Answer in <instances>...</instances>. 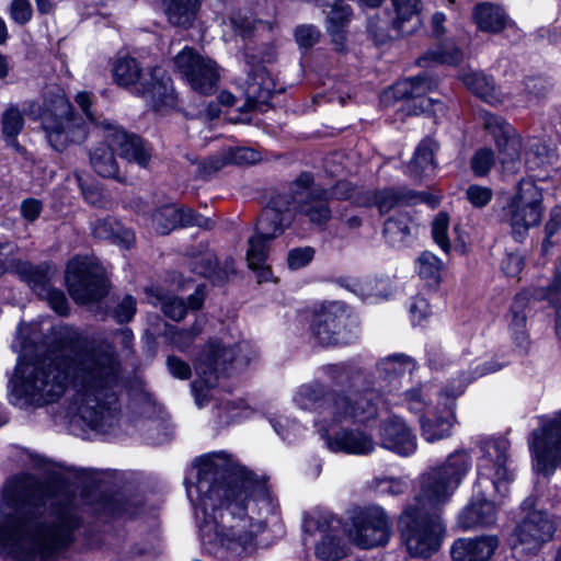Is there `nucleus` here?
Here are the masks:
<instances>
[{
  "mask_svg": "<svg viewBox=\"0 0 561 561\" xmlns=\"http://www.w3.org/2000/svg\"><path fill=\"white\" fill-rule=\"evenodd\" d=\"M124 379L115 346L100 341L81 347L71 357L49 356L19 365L11 380V401L22 409L43 407L57 402L71 385L69 414L91 430L107 433L119 421L118 397Z\"/></svg>",
  "mask_w": 561,
  "mask_h": 561,
  "instance_id": "1",
  "label": "nucleus"
},
{
  "mask_svg": "<svg viewBox=\"0 0 561 561\" xmlns=\"http://www.w3.org/2000/svg\"><path fill=\"white\" fill-rule=\"evenodd\" d=\"M197 510L203 549L222 561H242L256 548L266 518L277 511L264 477L236 463L225 451L199 457Z\"/></svg>",
  "mask_w": 561,
  "mask_h": 561,
  "instance_id": "2",
  "label": "nucleus"
},
{
  "mask_svg": "<svg viewBox=\"0 0 561 561\" xmlns=\"http://www.w3.org/2000/svg\"><path fill=\"white\" fill-rule=\"evenodd\" d=\"M82 525L72 499L26 492L8 480L0 503V556L15 561H53L75 541Z\"/></svg>",
  "mask_w": 561,
  "mask_h": 561,
  "instance_id": "3",
  "label": "nucleus"
},
{
  "mask_svg": "<svg viewBox=\"0 0 561 561\" xmlns=\"http://www.w3.org/2000/svg\"><path fill=\"white\" fill-rule=\"evenodd\" d=\"M41 119L49 145L56 151H62L69 144L81 142L87 137L85 125L75 116L72 106L58 88H46L43 104L37 101L25 103L23 111L18 104H9L1 114L0 126L8 146L19 150L16 140L24 127V117Z\"/></svg>",
  "mask_w": 561,
  "mask_h": 561,
  "instance_id": "4",
  "label": "nucleus"
},
{
  "mask_svg": "<svg viewBox=\"0 0 561 561\" xmlns=\"http://www.w3.org/2000/svg\"><path fill=\"white\" fill-rule=\"evenodd\" d=\"M378 399L379 394L374 390H353L325 398V389L319 382L300 386L294 396L299 409L318 413L319 428L327 422L366 424L377 416Z\"/></svg>",
  "mask_w": 561,
  "mask_h": 561,
  "instance_id": "5",
  "label": "nucleus"
},
{
  "mask_svg": "<svg viewBox=\"0 0 561 561\" xmlns=\"http://www.w3.org/2000/svg\"><path fill=\"white\" fill-rule=\"evenodd\" d=\"M230 347L221 342L210 340L197 357L195 369L197 378L192 382V392L198 408L215 398L214 391L221 379L231 371L245 367L254 352L248 342H240Z\"/></svg>",
  "mask_w": 561,
  "mask_h": 561,
  "instance_id": "6",
  "label": "nucleus"
},
{
  "mask_svg": "<svg viewBox=\"0 0 561 561\" xmlns=\"http://www.w3.org/2000/svg\"><path fill=\"white\" fill-rule=\"evenodd\" d=\"M113 78L118 85L144 98L156 111L176 104L172 80L161 67L142 70L135 58L122 57L114 64Z\"/></svg>",
  "mask_w": 561,
  "mask_h": 561,
  "instance_id": "7",
  "label": "nucleus"
},
{
  "mask_svg": "<svg viewBox=\"0 0 561 561\" xmlns=\"http://www.w3.org/2000/svg\"><path fill=\"white\" fill-rule=\"evenodd\" d=\"M472 459L465 450L450 454L447 459L431 467L420 478V490L410 505L435 512L447 504L462 479L471 469Z\"/></svg>",
  "mask_w": 561,
  "mask_h": 561,
  "instance_id": "8",
  "label": "nucleus"
},
{
  "mask_svg": "<svg viewBox=\"0 0 561 561\" xmlns=\"http://www.w3.org/2000/svg\"><path fill=\"white\" fill-rule=\"evenodd\" d=\"M106 144L98 146L90 154V162L94 171L103 178H119L118 165L114 157L116 150L121 158L146 168L151 159V148L135 134H128L118 126L102 122Z\"/></svg>",
  "mask_w": 561,
  "mask_h": 561,
  "instance_id": "9",
  "label": "nucleus"
},
{
  "mask_svg": "<svg viewBox=\"0 0 561 561\" xmlns=\"http://www.w3.org/2000/svg\"><path fill=\"white\" fill-rule=\"evenodd\" d=\"M286 196H271L256 221V233L249 239L247 262L251 270L256 273L257 282H267L272 277V270L265 264L270 245L268 242L291 226V215L288 208Z\"/></svg>",
  "mask_w": 561,
  "mask_h": 561,
  "instance_id": "10",
  "label": "nucleus"
},
{
  "mask_svg": "<svg viewBox=\"0 0 561 561\" xmlns=\"http://www.w3.org/2000/svg\"><path fill=\"white\" fill-rule=\"evenodd\" d=\"M398 527L402 545L412 558H430L442 547L445 525L437 513L408 504Z\"/></svg>",
  "mask_w": 561,
  "mask_h": 561,
  "instance_id": "11",
  "label": "nucleus"
},
{
  "mask_svg": "<svg viewBox=\"0 0 561 561\" xmlns=\"http://www.w3.org/2000/svg\"><path fill=\"white\" fill-rule=\"evenodd\" d=\"M312 183L311 174L302 173L286 191L273 196H286L288 203L282 208H288L291 222L298 213L306 217L311 225L323 228L332 218V210L328 205V190L314 187Z\"/></svg>",
  "mask_w": 561,
  "mask_h": 561,
  "instance_id": "12",
  "label": "nucleus"
},
{
  "mask_svg": "<svg viewBox=\"0 0 561 561\" xmlns=\"http://www.w3.org/2000/svg\"><path fill=\"white\" fill-rule=\"evenodd\" d=\"M541 218V190L531 180H520L516 193L503 209V220L510 225L513 238L522 242L529 229L539 225Z\"/></svg>",
  "mask_w": 561,
  "mask_h": 561,
  "instance_id": "13",
  "label": "nucleus"
},
{
  "mask_svg": "<svg viewBox=\"0 0 561 561\" xmlns=\"http://www.w3.org/2000/svg\"><path fill=\"white\" fill-rule=\"evenodd\" d=\"M65 282L77 304L98 301L107 293L104 267L89 256H75L66 267Z\"/></svg>",
  "mask_w": 561,
  "mask_h": 561,
  "instance_id": "14",
  "label": "nucleus"
},
{
  "mask_svg": "<svg viewBox=\"0 0 561 561\" xmlns=\"http://www.w3.org/2000/svg\"><path fill=\"white\" fill-rule=\"evenodd\" d=\"M528 448L537 471L550 476L561 466V410L539 417L528 437Z\"/></svg>",
  "mask_w": 561,
  "mask_h": 561,
  "instance_id": "15",
  "label": "nucleus"
},
{
  "mask_svg": "<svg viewBox=\"0 0 561 561\" xmlns=\"http://www.w3.org/2000/svg\"><path fill=\"white\" fill-rule=\"evenodd\" d=\"M508 440L502 437L486 438L480 443L479 485L490 482L494 491L502 497L508 493V483L514 479L513 469L508 463Z\"/></svg>",
  "mask_w": 561,
  "mask_h": 561,
  "instance_id": "16",
  "label": "nucleus"
},
{
  "mask_svg": "<svg viewBox=\"0 0 561 561\" xmlns=\"http://www.w3.org/2000/svg\"><path fill=\"white\" fill-rule=\"evenodd\" d=\"M174 69L186 84L201 95H210L218 89L220 68L218 64L185 46L173 58Z\"/></svg>",
  "mask_w": 561,
  "mask_h": 561,
  "instance_id": "17",
  "label": "nucleus"
},
{
  "mask_svg": "<svg viewBox=\"0 0 561 561\" xmlns=\"http://www.w3.org/2000/svg\"><path fill=\"white\" fill-rule=\"evenodd\" d=\"M311 334L323 346L347 345L357 339L358 327L344 308L334 302L314 317Z\"/></svg>",
  "mask_w": 561,
  "mask_h": 561,
  "instance_id": "18",
  "label": "nucleus"
},
{
  "mask_svg": "<svg viewBox=\"0 0 561 561\" xmlns=\"http://www.w3.org/2000/svg\"><path fill=\"white\" fill-rule=\"evenodd\" d=\"M352 541L364 549L383 546L389 541L391 522L380 506L359 508L352 516Z\"/></svg>",
  "mask_w": 561,
  "mask_h": 561,
  "instance_id": "19",
  "label": "nucleus"
},
{
  "mask_svg": "<svg viewBox=\"0 0 561 561\" xmlns=\"http://www.w3.org/2000/svg\"><path fill=\"white\" fill-rule=\"evenodd\" d=\"M304 529L311 536L319 535L316 556L322 561H339L346 556L341 539V522L330 513L314 512L304 518Z\"/></svg>",
  "mask_w": 561,
  "mask_h": 561,
  "instance_id": "20",
  "label": "nucleus"
},
{
  "mask_svg": "<svg viewBox=\"0 0 561 561\" xmlns=\"http://www.w3.org/2000/svg\"><path fill=\"white\" fill-rule=\"evenodd\" d=\"M483 128L489 131L497 147V159L504 172L514 173L520 163L522 138L502 117L489 112L480 114Z\"/></svg>",
  "mask_w": 561,
  "mask_h": 561,
  "instance_id": "21",
  "label": "nucleus"
},
{
  "mask_svg": "<svg viewBox=\"0 0 561 561\" xmlns=\"http://www.w3.org/2000/svg\"><path fill=\"white\" fill-rule=\"evenodd\" d=\"M461 394V387L447 386L438 393L437 409L442 411L424 415L420 420L422 436L426 442L434 443L450 436L456 422V400Z\"/></svg>",
  "mask_w": 561,
  "mask_h": 561,
  "instance_id": "22",
  "label": "nucleus"
},
{
  "mask_svg": "<svg viewBox=\"0 0 561 561\" xmlns=\"http://www.w3.org/2000/svg\"><path fill=\"white\" fill-rule=\"evenodd\" d=\"M556 530L553 519L543 511L529 512L516 528L517 552L536 553L543 543L552 539Z\"/></svg>",
  "mask_w": 561,
  "mask_h": 561,
  "instance_id": "23",
  "label": "nucleus"
},
{
  "mask_svg": "<svg viewBox=\"0 0 561 561\" xmlns=\"http://www.w3.org/2000/svg\"><path fill=\"white\" fill-rule=\"evenodd\" d=\"M319 433L324 440L325 446L333 453H343L355 456H367L375 451L376 443L373 434L366 428L342 427L333 435L324 427L319 428Z\"/></svg>",
  "mask_w": 561,
  "mask_h": 561,
  "instance_id": "24",
  "label": "nucleus"
},
{
  "mask_svg": "<svg viewBox=\"0 0 561 561\" xmlns=\"http://www.w3.org/2000/svg\"><path fill=\"white\" fill-rule=\"evenodd\" d=\"M436 85L433 78L423 75L398 81L391 90L394 98L407 100L404 108L409 114L419 115L433 105V99L424 96Z\"/></svg>",
  "mask_w": 561,
  "mask_h": 561,
  "instance_id": "25",
  "label": "nucleus"
},
{
  "mask_svg": "<svg viewBox=\"0 0 561 561\" xmlns=\"http://www.w3.org/2000/svg\"><path fill=\"white\" fill-rule=\"evenodd\" d=\"M151 226L159 234H168L179 227L197 226L210 228L211 221L196 214L192 208L164 205L151 215Z\"/></svg>",
  "mask_w": 561,
  "mask_h": 561,
  "instance_id": "26",
  "label": "nucleus"
},
{
  "mask_svg": "<svg viewBox=\"0 0 561 561\" xmlns=\"http://www.w3.org/2000/svg\"><path fill=\"white\" fill-rule=\"evenodd\" d=\"M499 545V538L491 535L458 538L450 547V557L453 561H490Z\"/></svg>",
  "mask_w": 561,
  "mask_h": 561,
  "instance_id": "27",
  "label": "nucleus"
},
{
  "mask_svg": "<svg viewBox=\"0 0 561 561\" xmlns=\"http://www.w3.org/2000/svg\"><path fill=\"white\" fill-rule=\"evenodd\" d=\"M146 296L149 304L160 306L162 312L174 321L182 320L186 314L187 308L192 310L199 309L204 301V293L201 286L190 295L187 305L183 299L163 294L159 288L154 287L147 288Z\"/></svg>",
  "mask_w": 561,
  "mask_h": 561,
  "instance_id": "28",
  "label": "nucleus"
},
{
  "mask_svg": "<svg viewBox=\"0 0 561 561\" xmlns=\"http://www.w3.org/2000/svg\"><path fill=\"white\" fill-rule=\"evenodd\" d=\"M380 444L383 448L401 456H409L416 450V437L407 424L397 416L382 422Z\"/></svg>",
  "mask_w": 561,
  "mask_h": 561,
  "instance_id": "29",
  "label": "nucleus"
},
{
  "mask_svg": "<svg viewBox=\"0 0 561 561\" xmlns=\"http://www.w3.org/2000/svg\"><path fill=\"white\" fill-rule=\"evenodd\" d=\"M22 271L24 273V280L38 297L47 300L51 309L58 314H68L69 305L65 294L50 286L47 275L44 272L34 266H26Z\"/></svg>",
  "mask_w": 561,
  "mask_h": 561,
  "instance_id": "30",
  "label": "nucleus"
},
{
  "mask_svg": "<svg viewBox=\"0 0 561 561\" xmlns=\"http://www.w3.org/2000/svg\"><path fill=\"white\" fill-rule=\"evenodd\" d=\"M496 520V508L493 502L477 493L470 503L458 515V526L462 530L489 527Z\"/></svg>",
  "mask_w": 561,
  "mask_h": 561,
  "instance_id": "31",
  "label": "nucleus"
},
{
  "mask_svg": "<svg viewBox=\"0 0 561 561\" xmlns=\"http://www.w3.org/2000/svg\"><path fill=\"white\" fill-rule=\"evenodd\" d=\"M419 196H414L411 192L401 190L386 188L375 192H366V196L356 201L359 206L378 208L380 214H387L394 207L415 204Z\"/></svg>",
  "mask_w": 561,
  "mask_h": 561,
  "instance_id": "32",
  "label": "nucleus"
},
{
  "mask_svg": "<svg viewBox=\"0 0 561 561\" xmlns=\"http://www.w3.org/2000/svg\"><path fill=\"white\" fill-rule=\"evenodd\" d=\"M396 15L392 27L400 35H410L421 25V0H391Z\"/></svg>",
  "mask_w": 561,
  "mask_h": 561,
  "instance_id": "33",
  "label": "nucleus"
},
{
  "mask_svg": "<svg viewBox=\"0 0 561 561\" xmlns=\"http://www.w3.org/2000/svg\"><path fill=\"white\" fill-rule=\"evenodd\" d=\"M92 234L96 239L110 240L124 249H130L135 243L134 232L113 218L95 220L92 225Z\"/></svg>",
  "mask_w": 561,
  "mask_h": 561,
  "instance_id": "34",
  "label": "nucleus"
},
{
  "mask_svg": "<svg viewBox=\"0 0 561 561\" xmlns=\"http://www.w3.org/2000/svg\"><path fill=\"white\" fill-rule=\"evenodd\" d=\"M438 145L431 138H425L417 146L414 157L407 167V174L412 178L430 175L435 169L434 154Z\"/></svg>",
  "mask_w": 561,
  "mask_h": 561,
  "instance_id": "35",
  "label": "nucleus"
},
{
  "mask_svg": "<svg viewBox=\"0 0 561 561\" xmlns=\"http://www.w3.org/2000/svg\"><path fill=\"white\" fill-rule=\"evenodd\" d=\"M527 298L524 295H516L508 313V328L516 345L522 350H526L529 344L528 333L526 329L527 317Z\"/></svg>",
  "mask_w": 561,
  "mask_h": 561,
  "instance_id": "36",
  "label": "nucleus"
},
{
  "mask_svg": "<svg viewBox=\"0 0 561 561\" xmlns=\"http://www.w3.org/2000/svg\"><path fill=\"white\" fill-rule=\"evenodd\" d=\"M417 226L407 213H398L385 221L383 236L392 245H402L416 232Z\"/></svg>",
  "mask_w": 561,
  "mask_h": 561,
  "instance_id": "37",
  "label": "nucleus"
},
{
  "mask_svg": "<svg viewBox=\"0 0 561 561\" xmlns=\"http://www.w3.org/2000/svg\"><path fill=\"white\" fill-rule=\"evenodd\" d=\"M473 19L479 30L488 33H499L508 25L504 11L491 3H479L473 9Z\"/></svg>",
  "mask_w": 561,
  "mask_h": 561,
  "instance_id": "38",
  "label": "nucleus"
},
{
  "mask_svg": "<svg viewBox=\"0 0 561 561\" xmlns=\"http://www.w3.org/2000/svg\"><path fill=\"white\" fill-rule=\"evenodd\" d=\"M462 82L472 93L490 104H499L503 101L496 90L494 79L483 72L470 71L465 73Z\"/></svg>",
  "mask_w": 561,
  "mask_h": 561,
  "instance_id": "39",
  "label": "nucleus"
},
{
  "mask_svg": "<svg viewBox=\"0 0 561 561\" xmlns=\"http://www.w3.org/2000/svg\"><path fill=\"white\" fill-rule=\"evenodd\" d=\"M161 4L170 23L190 26L196 18L201 0H161Z\"/></svg>",
  "mask_w": 561,
  "mask_h": 561,
  "instance_id": "40",
  "label": "nucleus"
},
{
  "mask_svg": "<svg viewBox=\"0 0 561 561\" xmlns=\"http://www.w3.org/2000/svg\"><path fill=\"white\" fill-rule=\"evenodd\" d=\"M414 367L412 358L403 354L390 355L377 364L378 371L386 379L404 377L407 374L410 376Z\"/></svg>",
  "mask_w": 561,
  "mask_h": 561,
  "instance_id": "41",
  "label": "nucleus"
},
{
  "mask_svg": "<svg viewBox=\"0 0 561 561\" xmlns=\"http://www.w3.org/2000/svg\"><path fill=\"white\" fill-rule=\"evenodd\" d=\"M503 368V365L500 364L495 359H489L483 363L476 362L471 364L468 371H461L458 376V379H453L447 387H461L462 392L465 391L466 387L472 382L473 380L483 377L488 374L496 373L500 369Z\"/></svg>",
  "mask_w": 561,
  "mask_h": 561,
  "instance_id": "42",
  "label": "nucleus"
},
{
  "mask_svg": "<svg viewBox=\"0 0 561 561\" xmlns=\"http://www.w3.org/2000/svg\"><path fill=\"white\" fill-rule=\"evenodd\" d=\"M268 79L265 78L263 69H259L253 77H250L247 89V100L242 108L245 111L252 110L260 100L266 99L270 95L271 88Z\"/></svg>",
  "mask_w": 561,
  "mask_h": 561,
  "instance_id": "43",
  "label": "nucleus"
},
{
  "mask_svg": "<svg viewBox=\"0 0 561 561\" xmlns=\"http://www.w3.org/2000/svg\"><path fill=\"white\" fill-rule=\"evenodd\" d=\"M15 251L16 247L13 243L7 242L0 244V277L8 272H15L24 280V273L22 270L31 265L19 261L16 259Z\"/></svg>",
  "mask_w": 561,
  "mask_h": 561,
  "instance_id": "44",
  "label": "nucleus"
},
{
  "mask_svg": "<svg viewBox=\"0 0 561 561\" xmlns=\"http://www.w3.org/2000/svg\"><path fill=\"white\" fill-rule=\"evenodd\" d=\"M203 331V321L196 320L190 329H171L170 342L179 351H186Z\"/></svg>",
  "mask_w": 561,
  "mask_h": 561,
  "instance_id": "45",
  "label": "nucleus"
},
{
  "mask_svg": "<svg viewBox=\"0 0 561 561\" xmlns=\"http://www.w3.org/2000/svg\"><path fill=\"white\" fill-rule=\"evenodd\" d=\"M257 153L248 148H238L230 156L225 158H210L205 162L204 168L208 172L218 171L228 162L252 163L256 160Z\"/></svg>",
  "mask_w": 561,
  "mask_h": 561,
  "instance_id": "46",
  "label": "nucleus"
},
{
  "mask_svg": "<svg viewBox=\"0 0 561 561\" xmlns=\"http://www.w3.org/2000/svg\"><path fill=\"white\" fill-rule=\"evenodd\" d=\"M442 268V261L432 252H423L417 259L419 275L431 283H438Z\"/></svg>",
  "mask_w": 561,
  "mask_h": 561,
  "instance_id": "47",
  "label": "nucleus"
},
{
  "mask_svg": "<svg viewBox=\"0 0 561 561\" xmlns=\"http://www.w3.org/2000/svg\"><path fill=\"white\" fill-rule=\"evenodd\" d=\"M534 298L554 304L561 297V264L556 267L552 280L547 286H540L534 290Z\"/></svg>",
  "mask_w": 561,
  "mask_h": 561,
  "instance_id": "48",
  "label": "nucleus"
},
{
  "mask_svg": "<svg viewBox=\"0 0 561 561\" xmlns=\"http://www.w3.org/2000/svg\"><path fill=\"white\" fill-rule=\"evenodd\" d=\"M449 217L446 213H439L434 218L432 224V234L436 244L445 252L450 250V242L448 239Z\"/></svg>",
  "mask_w": 561,
  "mask_h": 561,
  "instance_id": "49",
  "label": "nucleus"
},
{
  "mask_svg": "<svg viewBox=\"0 0 561 561\" xmlns=\"http://www.w3.org/2000/svg\"><path fill=\"white\" fill-rule=\"evenodd\" d=\"M495 163V156L490 148H480L471 158V169L477 176L486 175Z\"/></svg>",
  "mask_w": 561,
  "mask_h": 561,
  "instance_id": "50",
  "label": "nucleus"
},
{
  "mask_svg": "<svg viewBox=\"0 0 561 561\" xmlns=\"http://www.w3.org/2000/svg\"><path fill=\"white\" fill-rule=\"evenodd\" d=\"M316 254L312 247L294 248L288 251L286 263L289 270L297 271L306 267L311 263Z\"/></svg>",
  "mask_w": 561,
  "mask_h": 561,
  "instance_id": "51",
  "label": "nucleus"
},
{
  "mask_svg": "<svg viewBox=\"0 0 561 561\" xmlns=\"http://www.w3.org/2000/svg\"><path fill=\"white\" fill-rule=\"evenodd\" d=\"M328 196L329 199H347L359 206V203L356 199L366 196V192L359 191L347 181H340L330 191H328Z\"/></svg>",
  "mask_w": 561,
  "mask_h": 561,
  "instance_id": "52",
  "label": "nucleus"
},
{
  "mask_svg": "<svg viewBox=\"0 0 561 561\" xmlns=\"http://www.w3.org/2000/svg\"><path fill=\"white\" fill-rule=\"evenodd\" d=\"M370 486L381 494L399 495L407 490V483L400 479L379 478L371 480Z\"/></svg>",
  "mask_w": 561,
  "mask_h": 561,
  "instance_id": "53",
  "label": "nucleus"
},
{
  "mask_svg": "<svg viewBox=\"0 0 561 561\" xmlns=\"http://www.w3.org/2000/svg\"><path fill=\"white\" fill-rule=\"evenodd\" d=\"M548 148L538 139L529 141L528 149L525 152L526 163L530 169L540 168L547 162Z\"/></svg>",
  "mask_w": 561,
  "mask_h": 561,
  "instance_id": "54",
  "label": "nucleus"
},
{
  "mask_svg": "<svg viewBox=\"0 0 561 561\" xmlns=\"http://www.w3.org/2000/svg\"><path fill=\"white\" fill-rule=\"evenodd\" d=\"M219 409V417L222 423H230L240 420L247 413V409L244 408V403L242 401L232 402V401H220L218 404Z\"/></svg>",
  "mask_w": 561,
  "mask_h": 561,
  "instance_id": "55",
  "label": "nucleus"
},
{
  "mask_svg": "<svg viewBox=\"0 0 561 561\" xmlns=\"http://www.w3.org/2000/svg\"><path fill=\"white\" fill-rule=\"evenodd\" d=\"M276 434L284 440L291 442L301 433V426L288 417H278L272 421Z\"/></svg>",
  "mask_w": 561,
  "mask_h": 561,
  "instance_id": "56",
  "label": "nucleus"
},
{
  "mask_svg": "<svg viewBox=\"0 0 561 561\" xmlns=\"http://www.w3.org/2000/svg\"><path fill=\"white\" fill-rule=\"evenodd\" d=\"M466 196L474 207L482 208L491 202L493 192L486 186L472 184L468 186Z\"/></svg>",
  "mask_w": 561,
  "mask_h": 561,
  "instance_id": "57",
  "label": "nucleus"
},
{
  "mask_svg": "<svg viewBox=\"0 0 561 561\" xmlns=\"http://www.w3.org/2000/svg\"><path fill=\"white\" fill-rule=\"evenodd\" d=\"M435 61L446 65H458L462 61L463 54L462 51L454 46H443L436 51L428 54Z\"/></svg>",
  "mask_w": 561,
  "mask_h": 561,
  "instance_id": "58",
  "label": "nucleus"
},
{
  "mask_svg": "<svg viewBox=\"0 0 561 561\" xmlns=\"http://www.w3.org/2000/svg\"><path fill=\"white\" fill-rule=\"evenodd\" d=\"M427 387H420L411 390H407L404 392V401L408 405V409L420 413L422 412L426 407V399H427Z\"/></svg>",
  "mask_w": 561,
  "mask_h": 561,
  "instance_id": "59",
  "label": "nucleus"
},
{
  "mask_svg": "<svg viewBox=\"0 0 561 561\" xmlns=\"http://www.w3.org/2000/svg\"><path fill=\"white\" fill-rule=\"evenodd\" d=\"M136 312V299L126 295L113 310V318L118 323L129 322Z\"/></svg>",
  "mask_w": 561,
  "mask_h": 561,
  "instance_id": "60",
  "label": "nucleus"
},
{
  "mask_svg": "<svg viewBox=\"0 0 561 561\" xmlns=\"http://www.w3.org/2000/svg\"><path fill=\"white\" fill-rule=\"evenodd\" d=\"M10 15L20 25L28 23L33 15L31 2L28 0H13L10 7Z\"/></svg>",
  "mask_w": 561,
  "mask_h": 561,
  "instance_id": "61",
  "label": "nucleus"
},
{
  "mask_svg": "<svg viewBox=\"0 0 561 561\" xmlns=\"http://www.w3.org/2000/svg\"><path fill=\"white\" fill-rule=\"evenodd\" d=\"M226 23L237 35L242 37H247L252 31V21L241 11L232 12Z\"/></svg>",
  "mask_w": 561,
  "mask_h": 561,
  "instance_id": "62",
  "label": "nucleus"
},
{
  "mask_svg": "<svg viewBox=\"0 0 561 561\" xmlns=\"http://www.w3.org/2000/svg\"><path fill=\"white\" fill-rule=\"evenodd\" d=\"M295 37L297 44L302 48L312 47L320 38L319 30L313 25H300L296 28Z\"/></svg>",
  "mask_w": 561,
  "mask_h": 561,
  "instance_id": "63",
  "label": "nucleus"
},
{
  "mask_svg": "<svg viewBox=\"0 0 561 561\" xmlns=\"http://www.w3.org/2000/svg\"><path fill=\"white\" fill-rule=\"evenodd\" d=\"M561 229V207L556 206L551 209L549 220L546 224V239L542 242V250L548 251L551 245L550 238Z\"/></svg>",
  "mask_w": 561,
  "mask_h": 561,
  "instance_id": "64",
  "label": "nucleus"
}]
</instances>
